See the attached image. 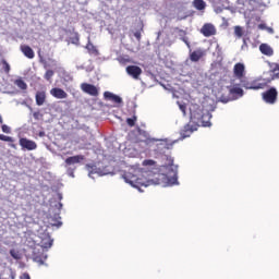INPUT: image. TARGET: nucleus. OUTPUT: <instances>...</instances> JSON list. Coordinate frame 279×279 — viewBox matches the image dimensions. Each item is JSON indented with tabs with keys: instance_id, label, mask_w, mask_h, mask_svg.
Segmentation results:
<instances>
[{
	"instance_id": "obj_1",
	"label": "nucleus",
	"mask_w": 279,
	"mask_h": 279,
	"mask_svg": "<svg viewBox=\"0 0 279 279\" xmlns=\"http://www.w3.org/2000/svg\"><path fill=\"white\" fill-rule=\"evenodd\" d=\"M167 163L163 166L166 174H158L156 178H151V171L143 170L141 168H130L128 172L122 175L124 182L137 189L140 193H143L141 186L147 189V186L158 185L161 180H167L168 186L180 184L178 182V166L173 165V159L170 156H166Z\"/></svg>"
},
{
	"instance_id": "obj_3",
	"label": "nucleus",
	"mask_w": 279,
	"mask_h": 279,
	"mask_svg": "<svg viewBox=\"0 0 279 279\" xmlns=\"http://www.w3.org/2000/svg\"><path fill=\"white\" fill-rule=\"evenodd\" d=\"M82 160H84L83 155H76V156L68 157L65 159V169L70 178H75V174L73 173V171H75V165H80Z\"/></svg>"
},
{
	"instance_id": "obj_6",
	"label": "nucleus",
	"mask_w": 279,
	"mask_h": 279,
	"mask_svg": "<svg viewBox=\"0 0 279 279\" xmlns=\"http://www.w3.org/2000/svg\"><path fill=\"white\" fill-rule=\"evenodd\" d=\"M81 90L86 93V95H90L92 97H97L99 95V89L95 85L88 83H83L81 85Z\"/></svg>"
},
{
	"instance_id": "obj_16",
	"label": "nucleus",
	"mask_w": 279,
	"mask_h": 279,
	"mask_svg": "<svg viewBox=\"0 0 279 279\" xmlns=\"http://www.w3.org/2000/svg\"><path fill=\"white\" fill-rule=\"evenodd\" d=\"M233 73L235 77H243V73H245V65L243 63H236L233 68Z\"/></svg>"
},
{
	"instance_id": "obj_21",
	"label": "nucleus",
	"mask_w": 279,
	"mask_h": 279,
	"mask_svg": "<svg viewBox=\"0 0 279 279\" xmlns=\"http://www.w3.org/2000/svg\"><path fill=\"white\" fill-rule=\"evenodd\" d=\"M196 129H194L193 126H191V124H186L184 126V130L181 131V136L182 138H189V136H191L192 132H195Z\"/></svg>"
},
{
	"instance_id": "obj_49",
	"label": "nucleus",
	"mask_w": 279,
	"mask_h": 279,
	"mask_svg": "<svg viewBox=\"0 0 279 279\" xmlns=\"http://www.w3.org/2000/svg\"><path fill=\"white\" fill-rule=\"evenodd\" d=\"M0 123H3V117L0 114Z\"/></svg>"
},
{
	"instance_id": "obj_9",
	"label": "nucleus",
	"mask_w": 279,
	"mask_h": 279,
	"mask_svg": "<svg viewBox=\"0 0 279 279\" xmlns=\"http://www.w3.org/2000/svg\"><path fill=\"white\" fill-rule=\"evenodd\" d=\"M126 73L128 75L133 77V80H138V77H141V74L143 73V70L138 65H129L126 66Z\"/></svg>"
},
{
	"instance_id": "obj_29",
	"label": "nucleus",
	"mask_w": 279,
	"mask_h": 279,
	"mask_svg": "<svg viewBox=\"0 0 279 279\" xmlns=\"http://www.w3.org/2000/svg\"><path fill=\"white\" fill-rule=\"evenodd\" d=\"M53 75H54L53 70H48V71L45 73L44 77H45V80H47V82H51V77H53Z\"/></svg>"
},
{
	"instance_id": "obj_7",
	"label": "nucleus",
	"mask_w": 279,
	"mask_h": 279,
	"mask_svg": "<svg viewBox=\"0 0 279 279\" xmlns=\"http://www.w3.org/2000/svg\"><path fill=\"white\" fill-rule=\"evenodd\" d=\"M154 143H158L157 144V148H155V151H157V154H165L166 149H171L173 144H169V142L167 141V138L165 140H157L154 141Z\"/></svg>"
},
{
	"instance_id": "obj_42",
	"label": "nucleus",
	"mask_w": 279,
	"mask_h": 279,
	"mask_svg": "<svg viewBox=\"0 0 279 279\" xmlns=\"http://www.w3.org/2000/svg\"><path fill=\"white\" fill-rule=\"evenodd\" d=\"M45 135H46L45 131H40V132L38 133V136H39L40 138H44Z\"/></svg>"
},
{
	"instance_id": "obj_27",
	"label": "nucleus",
	"mask_w": 279,
	"mask_h": 279,
	"mask_svg": "<svg viewBox=\"0 0 279 279\" xmlns=\"http://www.w3.org/2000/svg\"><path fill=\"white\" fill-rule=\"evenodd\" d=\"M234 36H236V38H242L243 37V27L235 26L234 27Z\"/></svg>"
},
{
	"instance_id": "obj_8",
	"label": "nucleus",
	"mask_w": 279,
	"mask_h": 279,
	"mask_svg": "<svg viewBox=\"0 0 279 279\" xmlns=\"http://www.w3.org/2000/svg\"><path fill=\"white\" fill-rule=\"evenodd\" d=\"M20 145L22 149H27V151H34V149L38 148V145L36 144V142L27 140L25 137L20 140Z\"/></svg>"
},
{
	"instance_id": "obj_22",
	"label": "nucleus",
	"mask_w": 279,
	"mask_h": 279,
	"mask_svg": "<svg viewBox=\"0 0 279 279\" xmlns=\"http://www.w3.org/2000/svg\"><path fill=\"white\" fill-rule=\"evenodd\" d=\"M40 243L44 250H49V247L53 245V239H51L49 235H46V238H44Z\"/></svg>"
},
{
	"instance_id": "obj_11",
	"label": "nucleus",
	"mask_w": 279,
	"mask_h": 279,
	"mask_svg": "<svg viewBox=\"0 0 279 279\" xmlns=\"http://www.w3.org/2000/svg\"><path fill=\"white\" fill-rule=\"evenodd\" d=\"M50 95L54 97V99H66V97H69V94H66V92L60 87L52 88L50 90Z\"/></svg>"
},
{
	"instance_id": "obj_17",
	"label": "nucleus",
	"mask_w": 279,
	"mask_h": 279,
	"mask_svg": "<svg viewBox=\"0 0 279 279\" xmlns=\"http://www.w3.org/2000/svg\"><path fill=\"white\" fill-rule=\"evenodd\" d=\"M21 51H22V53H24V56L26 58H28L29 60H34L35 53H34V50L32 49V47H29V46H22L21 47Z\"/></svg>"
},
{
	"instance_id": "obj_26",
	"label": "nucleus",
	"mask_w": 279,
	"mask_h": 279,
	"mask_svg": "<svg viewBox=\"0 0 279 279\" xmlns=\"http://www.w3.org/2000/svg\"><path fill=\"white\" fill-rule=\"evenodd\" d=\"M15 84L17 88H21V90H27V83L23 80H16Z\"/></svg>"
},
{
	"instance_id": "obj_33",
	"label": "nucleus",
	"mask_w": 279,
	"mask_h": 279,
	"mask_svg": "<svg viewBox=\"0 0 279 279\" xmlns=\"http://www.w3.org/2000/svg\"><path fill=\"white\" fill-rule=\"evenodd\" d=\"M50 225L56 227V228H61L62 227V221L57 220V219H52V222H50Z\"/></svg>"
},
{
	"instance_id": "obj_52",
	"label": "nucleus",
	"mask_w": 279,
	"mask_h": 279,
	"mask_svg": "<svg viewBox=\"0 0 279 279\" xmlns=\"http://www.w3.org/2000/svg\"><path fill=\"white\" fill-rule=\"evenodd\" d=\"M217 12H221V9H217Z\"/></svg>"
},
{
	"instance_id": "obj_38",
	"label": "nucleus",
	"mask_w": 279,
	"mask_h": 279,
	"mask_svg": "<svg viewBox=\"0 0 279 279\" xmlns=\"http://www.w3.org/2000/svg\"><path fill=\"white\" fill-rule=\"evenodd\" d=\"M179 108L181 112H183V114L186 116V105H179Z\"/></svg>"
},
{
	"instance_id": "obj_25",
	"label": "nucleus",
	"mask_w": 279,
	"mask_h": 279,
	"mask_svg": "<svg viewBox=\"0 0 279 279\" xmlns=\"http://www.w3.org/2000/svg\"><path fill=\"white\" fill-rule=\"evenodd\" d=\"M230 95H238V97H243V88L241 87H232L230 90H229Z\"/></svg>"
},
{
	"instance_id": "obj_2",
	"label": "nucleus",
	"mask_w": 279,
	"mask_h": 279,
	"mask_svg": "<svg viewBox=\"0 0 279 279\" xmlns=\"http://www.w3.org/2000/svg\"><path fill=\"white\" fill-rule=\"evenodd\" d=\"M190 119L193 123H202L203 128H210V119H213V113L208 111L204 112V109L199 105H192L190 107Z\"/></svg>"
},
{
	"instance_id": "obj_19",
	"label": "nucleus",
	"mask_w": 279,
	"mask_h": 279,
	"mask_svg": "<svg viewBox=\"0 0 279 279\" xmlns=\"http://www.w3.org/2000/svg\"><path fill=\"white\" fill-rule=\"evenodd\" d=\"M90 56H99V50L93 43H90V37H88V43L85 47Z\"/></svg>"
},
{
	"instance_id": "obj_18",
	"label": "nucleus",
	"mask_w": 279,
	"mask_h": 279,
	"mask_svg": "<svg viewBox=\"0 0 279 279\" xmlns=\"http://www.w3.org/2000/svg\"><path fill=\"white\" fill-rule=\"evenodd\" d=\"M86 170L88 171V178H92V180H95V177L93 175H101L99 171H97V166L95 165H86Z\"/></svg>"
},
{
	"instance_id": "obj_34",
	"label": "nucleus",
	"mask_w": 279,
	"mask_h": 279,
	"mask_svg": "<svg viewBox=\"0 0 279 279\" xmlns=\"http://www.w3.org/2000/svg\"><path fill=\"white\" fill-rule=\"evenodd\" d=\"M33 117L35 121H40V119H43V113H40L39 111H35L33 113Z\"/></svg>"
},
{
	"instance_id": "obj_14",
	"label": "nucleus",
	"mask_w": 279,
	"mask_h": 279,
	"mask_svg": "<svg viewBox=\"0 0 279 279\" xmlns=\"http://www.w3.org/2000/svg\"><path fill=\"white\" fill-rule=\"evenodd\" d=\"M137 132H138L140 136H143L145 138L144 143L146 145H151V143H154V141H158V138H151L149 133L143 129H138Z\"/></svg>"
},
{
	"instance_id": "obj_31",
	"label": "nucleus",
	"mask_w": 279,
	"mask_h": 279,
	"mask_svg": "<svg viewBox=\"0 0 279 279\" xmlns=\"http://www.w3.org/2000/svg\"><path fill=\"white\" fill-rule=\"evenodd\" d=\"M144 167H154L156 165V161L151 159H146L143 161Z\"/></svg>"
},
{
	"instance_id": "obj_50",
	"label": "nucleus",
	"mask_w": 279,
	"mask_h": 279,
	"mask_svg": "<svg viewBox=\"0 0 279 279\" xmlns=\"http://www.w3.org/2000/svg\"><path fill=\"white\" fill-rule=\"evenodd\" d=\"M56 219H60V213H58V215H56Z\"/></svg>"
},
{
	"instance_id": "obj_30",
	"label": "nucleus",
	"mask_w": 279,
	"mask_h": 279,
	"mask_svg": "<svg viewBox=\"0 0 279 279\" xmlns=\"http://www.w3.org/2000/svg\"><path fill=\"white\" fill-rule=\"evenodd\" d=\"M0 141H4L5 143H14V138L8 135L0 134Z\"/></svg>"
},
{
	"instance_id": "obj_5",
	"label": "nucleus",
	"mask_w": 279,
	"mask_h": 279,
	"mask_svg": "<svg viewBox=\"0 0 279 279\" xmlns=\"http://www.w3.org/2000/svg\"><path fill=\"white\" fill-rule=\"evenodd\" d=\"M262 97L265 104H269L270 106H274V104L278 101V89H276V87H271L270 89L264 92L262 94Z\"/></svg>"
},
{
	"instance_id": "obj_36",
	"label": "nucleus",
	"mask_w": 279,
	"mask_h": 279,
	"mask_svg": "<svg viewBox=\"0 0 279 279\" xmlns=\"http://www.w3.org/2000/svg\"><path fill=\"white\" fill-rule=\"evenodd\" d=\"M2 132L4 134H10L12 132V130L10 129V126H8L7 124L2 125Z\"/></svg>"
},
{
	"instance_id": "obj_32",
	"label": "nucleus",
	"mask_w": 279,
	"mask_h": 279,
	"mask_svg": "<svg viewBox=\"0 0 279 279\" xmlns=\"http://www.w3.org/2000/svg\"><path fill=\"white\" fill-rule=\"evenodd\" d=\"M72 45H80V35L75 34L74 37H71Z\"/></svg>"
},
{
	"instance_id": "obj_13",
	"label": "nucleus",
	"mask_w": 279,
	"mask_h": 279,
	"mask_svg": "<svg viewBox=\"0 0 279 279\" xmlns=\"http://www.w3.org/2000/svg\"><path fill=\"white\" fill-rule=\"evenodd\" d=\"M259 51L260 53H263V56H267L268 58H271V56H274V48H271L269 44H260Z\"/></svg>"
},
{
	"instance_id": "obj_41",
	"label": "nucleus",
	"mask_w": 279,
	"mask_h": 279,
	"mask_svg": "<svg viewBox=\"0 0 279 279\" xmlns=\"http://www.w3.org/2000/svg\"><path fill=\"white\" fill-rule=\"evenodd\" d=\"M20 279H32V278L29 277V274L24 272V274L20 277Z\"/></svg>"
},
{
	"instance_id": "obj_46",
	"label": "nucleus",
	"mask_w": 279,
	"mask_h": 279,
	"mask_svg": "<svg viewBox=\"0 0 279 279\" xmlns=\"http://www.w3.org/2000/svg\"><path fill=\"white\" fill-rule=\"evenodd\" d=\"M58 210H59V213H60V210H62V203L58 204Z\"/></svg>"
},
{
	"instance_id": "obj_28",
	"label": "nucleus",
	"mask_w": 279,
	"mask_h": 279,
	"mask_svg": "<svg viewBox=\"0 0 279 279\" xmlns=\"http://www.w3.org/2000/svg\"><path fill=\"white\" fill-rule=\"evenodd\" d=\"M10 255L12 258H14V260H21V254H19V252L14 248L10 251Z\"/></svg>"
},
{
	"instance_id": "obj_12",
	"label": "nucleus",
	"mask_w": 279,
	"mask_h": 279,
	"mask_svg": "<svg viewBox=\"0 0 279 279\" xmlns=\"http://www.w3.org/2000/svg\"><path fill=\"white\" fill-rule=\"evenodd\" d=\"M104 97L105 99H107V101H113L114 104H123V98L110 92H105Z\"/></svg>"
},
{
	"instance_id": "obj_44",
	"label": "nucleus",
	"mask_w": 279,
	"mask_h": 279,
	"mask_svg": "<svg viewBox=\"0 0 279 279\" xmlns=\"http://www.w3.org/2000/svg\"><path fill=\"white\" fill-rule=\"evenodd\" d=\"M4 65H5V71L8 73L10 71V64H8V62H4Z\"/></svg>"
},
{
	"instance_id": "obj_23",
	"label": "nucleus",
	"mask_w": 279,
	"mask_h": 279,
	"mask_svg": "<svg viewBox=\"0 0 279 279\" xmlns=\"http://www.w3.org/2000/svg\"><path fill=\"white\" fill-rule=\"evenodd\" d=\"M35 99L38 106H43L45 104V100L47 99V95L45 94V92H37Z\"/></svg>"
},
{
	"instance_id": "obj_39",
	"label": "nucleus",
	"mask_w": 279,
	"mask_h": 279,
	"mask_svg": "<svg viewBox=\"0 0 279 279\" xmlns=\"http://www.w3.org/2000/svg\"><path fill=\"white\" fill-rule=\"evenodd\" d=\"M183 43H185L186 47L191 48V43H189V37H182Z\"/></svg>"
},
{
	"instance_id": "obj_10",
	"label": "nucleus",
	"mask_w": 279,
	"mask_h": 279,
	"mask_svg": "<svg viewBox=\"0 0 279 279\" xmlns=\"http://www.w3.org/2000/svg\"><path fill=\"white\" fill-rule=\"evenodd\" d=\"M201 34H203V36L206 38H210V36H215L217 34V28H215V25L213 24H205L201 28Z\"/></svg>"
},
{
	"instance_id": "obj_15",
	"label": "nucleus",
	"mask_w": 279,
	"mask_h": 279,
	"mask_svg": "<svg viewBox=\"0 0 279 279\" xmlns=\"http://www.w3.org/2000/svg\"><path fill=\"white\" fill-rule=\"evenodd\" d=\"M270 80L268 82H271V80H279V63H271L270 64Z\"/></svg>"
},
{
	"instance_id": "obj_51",
	"label": "nucleus",
	"mask_w": 279,
	"mask_h": 279,
	"mask_svg": "<svg viewBox=\"0 0 279 279\" xmlns=\"http://www.w3.org/2000/svg\"><path fill=\"white\" fill-rule=\"evenodd\" d=\"M59 199H62V194H59Z\"/></svg>"
},
{
	"instance_id": "obj_45",
	"label": "nucleus",
	"mask_w": 279,
	"mask_h": 279,
	"mask_svg": "<svg viewBox=\"0 0 279 279\" xmlns=\"http://www.w3.org/2000/svg\"><path fill=\"white\" fill-rule=\"evenodd\" d=\"M134 36L137 38V40H141V33H135Z\"/></svg>"
},
{
	"instance_id": "obj_20",
	"label": "nucleus",
	"mask_w": 279,
	"mask_h": 279,
	"mask_svg": "<svg viewBox=\"0 0 279 279\" xmlns=\"http://www.w3.org/2000/svg\"><path fill=\"white\" fill-rule=\"evenodd\" d=\"M204 57V51L202 50H196V51H193L191 54H190V60L192 62H199V60H202V58Z\"/></svg>"
},
{
	"instance_id": "obj_24",
	"label": "nucleus",
	"mask_w": 279,
	"mask_h": 279,
	"mask_svg": "<svg viewBox=\"0 0 279 279\" xmlns=\"http://www.w3.org/2000/svg\"><path fill=\"white\" fill-rule=\"evenodd\" d=\"M193 5L196 10H205L206 9V2L204 0H194Z\"/></svg>"
},
{
	"instance_id": "obj_40",
	"label": "nucleus",
	"mask_w": 279,
	"mask_h": 279,
	"mask_svg": "<svg viewBox=\"0 0 279 279\" xmlns=\"http://www.w3.org/2000/svg\"><path fill=\"white\" fill-rule=\"evenodd\" d=\"M220 101H221L222 104H228V101H232V99H231V98H225V97H222V98H220Z\"/></svg>"
},
{
	"instance_id": "obj_4",
	"label": "nucleus",
	"mask_w": 279,
	"mask_h": 279,
	"mask_svg": "<svg viewBox=\"0 0 279 279\" xmlns=\"http://www.w3.org/2000/svg\"><path fill=\"white\" fill-rule=\"evenodd\" d=\"M241 86H243V88H246L247 90H260L265 88V86H267V83L265 80H260V78H257L251 82L242 80Z\"/></svg>"
},
{
	"instance_id": "obj_43",
	"label": "nucleus",
	"mask_w": 279,
	"mask_h": 279,
	"mask_svg": "<svg viewBox=\"0 0 279 279\" xmlns=\"http://www.w3.org/2000/svg\"><path fill=\"white\" fill-rule=\"evenodd\" d=\"M266 29H267L268 34H274V28H271V27H266Z\"/></svg>"
},
{
	"instance_id": "obj_47",
	"label": "nucleus",
	"mask_w": 279,
	"mask_h": 279,
	"mask_svg": "<svg viewBox=\"0 0 279 279\" xmlns=\"http://www.w3.org/2000/svg\"><path fill=\"white\" fill-rule=\"evenodd\" d=\"M259 29H267V27L264 24H260Z\"/></svg>"
},
{
	"instance_id": "obj_37",
	"label": "nucleus",
	"mask_w": 279,
	"mask_h": 279,
	"mask_svg": "<svg viewBox=\"0 0 279 279\" xmlns=\"http://www.w3.org/2000/svg\"><path fill=\"white\" fill-rule=\"evenodd\" d=\"M242 51H247V40L243 39V45L241 47Z\"/></svg>"
},
{
	"instance_id": "obj_48",
	"label": "nucleus",
	"mask_w": 279,
	"mask_h": 279,
	"mask_svg": "<svg viewBox=\"0 0 279 279\" xmlns=\"http://www.w3.org/2000/svg\"><path fill=\"white\" fill-rule=\"evenodd\" d=\"M9 147H12V149H16V145L15 144H9Z\"/></svg>"
},
{
	"instance_id": "obj_35",
	"label": "nucleus",
	"mask_w": 279,
	"mask_h": 279,
	"mask_svg": "<svg viewBox=\"0 0 279 279\" xmlns=\"http://www.w3.org/2000/svg\"><path fill=\"white\" fill-rule=\"evenodd\" d=\"M136 121V118H128L126 123L130 125V128H134V123Z\"/></svg>"
}]
</instances>
